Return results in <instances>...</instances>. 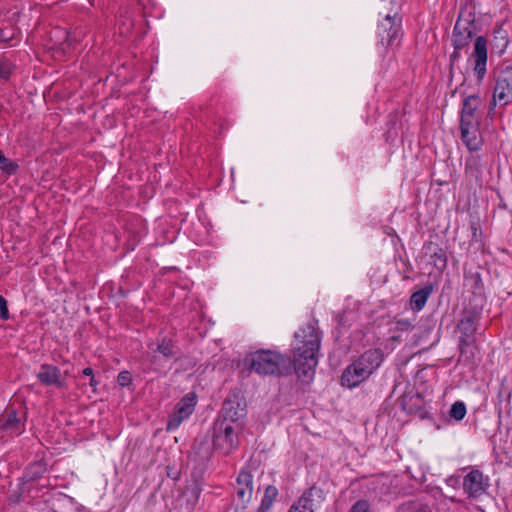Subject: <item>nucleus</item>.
I'll return each instance as SVG.
<instances>
[{"instance_id": "4c0bfd02", "label": "nucleus", "mask_w": 512, "mask_h": 512, "mask_svg": "<svg viewBox=\"0 0 512 512\" xmlns=\"http://www.w3.org/2000/svg\"><path fill=\"white\" fill-rule=\"evenodd\" d=\"M98 381H96V379L94 378V375L92 377H90V386L93 388V391H96V388H97V385H98Z\"/></svg>"}, {"instance_id": "cd10ccee", "label": "nucleus", "mask_w": 512, "mask_h": 512, "mask_svg": "<svg viewBox=\"0 0 512 512\" xmlns=\"http://www.w3.org/2000/svg\"><path fill=\"white\" fill-rule=\"evenodd\" d=\"M18 33L19 30L16 27H0V43L11 44V46H14L11 42L16 38Z\"/></svg>"}, {"instance_id": "e433bc0d", "label": "nucleus", "mask_w": 512, "mask_h": 512, "mask_svg": "<svg viewBox=\"0 0 512 512\" xmlns=\"http://www.w3.org/2000/svg\"><path fill=\"white\" fill-rule=\"evenodd\" d=\"M83 375L88 376V377H92L94 375L93 374V369L91 367H86L83 370Z\"/></svg>"}, {"instance_id": "ddd939ff", "label": "nucleus", "mask_w": 512, "mask_h": 512, "mask_svg": "<svg viewBox=\"0 0 512 512\" xmlns=\"http://www.w3.org/2000/svg\"><path fill=\"white\" fill-rule=\"evenodd\" d=\"M481 124H460L461 139L470 151H477L483 144L480 133Z\"/></svg>"}, {"instance_id": "39448f33", "label": "nucleus", "mask_w": 512, "mask_h": 512, "mask_svg": "<svg viewBox=\"0 0 512 512\" xmlns=\"http://www.w3.org/2000/svg\"><path fill=\"white\" fill-rule=\"evenodd\" d=\"M240 424L219 420L215 423L213 445L216 450L228 455L239 445Z\"/></svg>"}, {"instance_id": "1a4fd4ad", "label": "nucleus", "mask_w": 512, "mask_h": 512, "mask_svg": "<svg viewBox=\"0 0 512 512\" xmlns=\"http://www.w3.org/2000/svg\"><path fill=\"white\" fill-rule=\"evenodd\" d=\"M378 35L382 46L388 47L400 37V24L396 23V17L387 15L378 26Z\"/></svg>"}, {"instance_id": "f704fd0d", "label": "nucleus", "mask_w": 512, "mask_h": 512, "mask_svg": "<svg viewBox=\"0 0 512 512\" xmlns=\"http://www.w3.org/2000/svg\"><path fill=\"white\" fill-rule=\"evenodd\" d=\"M289 512H313L312 509H309L307 506L305 505H301L299 503V501H297L296 503H294L291 508L289 509Z\"/></svg>"}, {"instance_id": "b1692460", "label": "nucleus", "mask_w": 512, "mask_h": 512, "mask_svg": "<svg viewBox=\"0 0 512 512\" xmlns=\"http://www.w3.org/2000/svg\"><path fill=\"white\" fill-rule=\"evenodd\" d=\"M397 512H433L428 504L409 501L399 506Z\"/></svg>"}, {"instance_id": "f8f14e48", "label": "nucleus", "mask_w": 512, "mask_h": 512, "mask_svg": "<svg viewBox=\"0 0 512 512\" xmlns=\"http://www.w3.org/2000/svg\"><path fill=\"white\" fill-rule=\"evenodd\" d=\"M222 421L240 424L238 421L245 416V406L237 396L225 399L221 409Z\"/></svg>"}, {"instance_id": "f3484780", "label": "nucleus", "mask_w": 512, "mask_h": 512, "mask_svg": "<svg viewBox=\"0 0 512 512\" xmlns=\"http://www.w3.org/2000/svg\"><path fill=\"white\" fill-rule=\"evenodd\" d=\"M423 250L426 256H429L430 263L439 272H442L447 266L446 251L437 243L429 241L424 244Z\"/></svg>"}, {"instance_id": "a878e982", "label": "nucleus", "mask_w": 512, "mask_h": 512, "mask_svg": "<svg viewBox=\"0 0 512 512\" xmlns=\"http://www.w3.org/2000/svg\"><path fill=\"white\" fill-rule=\"evenodd\" d=\"M156 351L159 352L160 354H162L166 358H171L175 354L173 342L166 337H163L158 342Z\"/></svg>"}, {"instance_id": "6ab92c4d", "label": "nucleus", "mask_w": 512, "mask_h": 512, "mask_svg": "<svg viewBox=\"0 0 512 512\" xmlns=\"http://www.w3.org/2000/svg\"><path fill=\"white\" fill-rule=\"evenodd\" d=\"M301 505L307 506L309 509H314L324 501V491L322 488L313 485L298 499Z\"/></svg>"}, {"instance_id": "c9c22d12", "label": "nucleus", "mask_w": 512, "mask_h": 512, "mask_svg": "<svg viewBox=\"0 0 512 512\" xmlns=\"http://www.w3.org/2000/svg\"><path fill=\"white\" fill-rule=\"evenodd\" d=\"M460 51H461V49H457V50H456V49L454 48L453 53L450 55V59H449V61H450V66H451V67H453V66H454V64H455V62H456V61H458V60L460 59V57H461Z\"/></svg>"}, {"instance_id": "5701e85b", "label": "nucleus", "mask_w": 512, "mask_h": 512, "mask_svg": "<svg viewBox=\"0 0 512 512\" xmlns=\"http://www.w3.org/2000/svg\"><path fill=\"white\" fill-rule=\"evenodd\" d=\"M476 314L466 311L460 320L459 327L465 335L471 336L476 330L475 326Z\"/></svg>"}, {"instance_id": "f03ea898", "label": "nucleus", "mask_w": 512, "mask_h": 512, "mask_svg": "<svg viewBox=\"0 0 512 512\" xmlns=\"http://www.w3.org/2000/svg\"><path fill=\"white\" fill-rule=\"evenodd\" d=\"M509 38L507 32L496 25L493 29L490 39L485 36H477L473 43V50L468 58L476 82L481 84L487 75L488 65V46L490 45L491 54L501 56L507 49Z\"/></svg>"}, {"instance_id": "0eeeda50", "label": "nucleus", "mask_w": 512, "mask_h": 512, "mask_svg": "<svg viewBox=\"0 0 512 512\" xmlns=\"http://www.w3.org/2000/svg\"><path fill=\"white\" fill-rule=\"evenodd\" d=\"M197 400L193 392L187 393L176 405L167 422L166 430L173 431L194 412Z\"/></svg>"}, {"instance_id": "473e14b6", "label": "nucleus", "mask_w": 512, "mask_h": 512, "mask_svg": "<svg viewBox=\"0 0 512 512\" xmlns=\"http://www.w3.org/2000/svg\"><path fill=\"white\" fill-rule=\"evenodd\" d=\"M480 159L477 156H472L466 161V171L476 170L479 171Z\"/></svg>"}, {"instance_id": "c85d7f7f", "label": "nucleus", "mask_w": 512, "mask_h": 512, "mask_svg": "<svg viewBox=\"0 0 512 512\" xmlns=\"http://www.w3.org/2000/svg\"><path fill=\"white\" fill-rule=\"evenodd\" d=\"M414 322H415V318L414 319H407V318L396 319L394 322V324H395L394 329L397 332L409 331L414 328Z\"/></svg>"}, {"instance_id": "7ed1b4c3", "label": "nucleus", "mask_w": 512, "mask_h": 512, "mask_svg": "<svg viewBox=\"0 0 512 512\" xmlns=\"http://www.w3.org/2000/svg\"><path fill=\"white\" fill-rule=\"evenodd\" d=\"M245 365L259 375L287 376L292 373L291 359L274 350H258L248 354Z\"/></svg>"}, {"instance_id": "c756f323", "label": "nucleus", "mask_w": 512, "mask_h": 512, "mask_svg": "<svg viewBox=\"0 0 512 512\" xmlns=\"http://www.w3.org/2000/svg\"><path fill=\"white\" fill-rule=\"evenodd\" d=\"M18 168V165L6 158L0 150V169L7 174H13Z\"/></svg>"}, {"instance_id": "393cba45", "label": "nucleus", "mask_w": 512, "mask_h": 512, "mask_svg": "<svg viewBox=\"0 0 512 512\" xmlns=\"http://www.w3.org/2000/svg\"><path fill=\"white\" fill-rule=\"evenodd\" d=\"M16 66L6 57L0 58V80L8 81Z\"/></svg>"}, {"instance_id": "20e7f679", "label": "nucleus", "mask_w": 512, "mask_h": 512, "mask_svg": "<svg viewBox=\"0 0 512 512\" xmlns=\"http://www.w3.org/2000/svg\"><path fill=\"white\" fill-rule=\"evenodd\" d=\"M492 79L494 86L488 114L494 111L497 103L500 106H506L512 102V62L503 61L494 68Z\"/></svg>"}, {"instance_id": "7c9ffc66", "label": "nucleus", "mask_w": 512, "mask_h": 512, "mask_svg": "<svg viewBox=\"0 0 512 512\" xmlns=\"http://www.w3.org/2000/svg\"><path fill=\"white\" fill-rule=\"evenodd\" d=\"M132 382L131 374L128 371H122L117 376V383L122 386H128Z\"/></svg>"}, {"instance_id": "72a5a7b5", "label": "nucleus", "mask_w": 512, "mask_h": 512, "mask_svg": "<svg viewBox=\"0 0 512 512\" xmlns=\"http://www.w3.org/2000/svg\"><path fill=\"white\" fill-rule=\"evenodd\" d=\"M0 318L7 320L9 318V311L6 299L0 295Z\"/></svg>"}, {"instance_id": "6e6552de", "label": "nucleus", "mask_w": 512, "mask_h": 512, "mask_svg": "<svg viewBox=\"0 0 512 512\" xmlns=\"http://www.w3.org/2000/svg\"><path fill=\"white\" fill-rule=\"evenodd\" d=\"M488 486V478L479 469H472L463 479V490L470 498L481 496Z\"/></svg>"}, {"instance_id": "bb28decb", "label": "nucleus", "mask_w": 512, "mask_h": 512, "mask_svg": "<svg viewBox=\"0 0 512 512\" xmlns=\"http://www.w3.org/2000/svg\"><path fill=\"white\" fill-rule=\"evenodd\" d=\"M466 405L462 401H456L452 404L449 415L455 421H461L466 415Z\"/></svg>"}, {"instance_id": "f257e3e1", "label": "nucleus", "mask_w": 512, "mask_h": 512, "mask_svg": "<svg viewBox=\"0 0 512 512\" xmlns=\"http://www.w3.org/2000/svg\"><path fill=\"white\" fill-rule=\"evenodd\" d=\"M322 332L316 320H311L294 335L291 362L293 370L303 382H309L315 375Z\"/></svg>"}, {"instance_id": "dca6fc26", "label": "nucleus", "mask_w": 512, "mask_h": 512, "mask_svg": "<svg viewBox=\"0 0 512 512\" xmlns=\"http://www.w3.org/2000/svg\"><path fill=\"white\" fill-rule=\"evenodd\" d=\"M368 378L369 375L365 373V370L354 361L343 371L341 383L345 387L354 388Z\"/></svg>"}, {"instance_id": "9b49d317", "label": "nucleus", "mask_w": 512, "mask_h": 512, "mask_svg": "<svg viewBox=\"0 0 512 512\" xmlns=\"http://www.w3.org/2000/svg\"><path fill=\"white\" fill-rule=\"evenodd\" d=\"M39 382L46 386H55L64 388L66 386L65 377L62 376L60 369L52 364H42L36 374Z\"/></svg>"}, {"instance_id": "a211bd4d", "label": "nucleus", "mask_w": 512, "mask_h": 512, "mask_svg": "<svg viewBox=\"0 0 512 512\" xmlns=\"http://www.w3.org/2000/svg\"><path fill=\"white\" fill-rule=\"evenodd\" d=\"M383 353L380 349H370L364 352L355 362L365 370L369 376L380 366Z\"/></svg>"}, {"instance_id": "9d476101", "label": "nucleus", "mask_w": 512, "mask_h": 512, "mask_svg": "<svg viewBox=\"0 0 512 512\" xmlns=\"http://www.w3.org/2000/svg\"><path fill=\"white\" fill-rule=\"evenodd\" d=\"M480 105L481 99L478 95L467 96L463 100L460 124H481Z\"/></svg>"}, {"instance_id": "423d86ee", "label": "nucleus", "mask_w": 512, "mask_h": 512, "mask_svg": "<svg viewBox=\"0 0 512 512\" xmlns=\"http://www.w3.org/2000/svg\"><path fill=\"white\" fill-rule=\"evenodd\" d=\"M476 33L475 16L472 12L461 11L452 33L453 48L463 49L469 45Z\"/></svg>"}, {"instance_id": "aec40b11", "label": "nucleus", "mask_w": 512, "mask_h": 512, "mask_svg": "<svg viewBox=\"0 0 512 512\" xmlns=\"http://www.w3.org/2000/svg\"><path fill=\"white\" fill-rule=\"evenodd\" d=\"M433 290V285L428 284L420 290L413 292L409 301L411 309L416 312L421 311L425 307L427 300L433 293Z\"/></svg>"}, {"instance_id": "2f4dec72", "label": "nucleus", "mask_w": 512, "mask_h": 512, "mask_svg": "<svg viewBox=\"0 0 512 512\" xmlns=\"http://www.w3.org/2000/svg\"><path fill=\"white\" fill-rule=\"evenodd\" d=\"M369 503L366 500L357 501L349 512H368Z\"/></svg>"}, {"instance_id": "4be33fe9", "label": "nucleus", "mask_w": 512, "mask_h": 512, "mask_svg": "<svg viewBox=\"0 0 512 512\" xmlns=\"http://www.w3.org/2000/svg\"><path fill=\"white\" fill-rule=\"evenodd\" d=\"M278 496V489L273 486L269 485L265 488L264 496L262 498L261 504L259 506V512H266L268 511L273 502L276 500Z\"/></svg>"}, {"instance_id": "2eb2a0df", "label": "nucleus", "mask_w": 512, "mask_h": 512, "mask_svg": "<svg viewBox=\"0 0 512 512\" xmlns=\"http://www.w3.org/2000/svg\"><path fill=\"white\" fill-rule=\"evenodd\" d=\"M236 494L238 499L247 504L253 494V477L248 471H240L236 479Z\"/></svg>"}, {"instance_id": "412c9836", "label": "nucleus", "mask_w": 512, "mask_h": 512, "mask_svg": "<svg viewBox=\"0 0 512 512\" xmlns=\"http://www.w3.org/2000/svg\"><path fill=\"white\" fill-rule=\"evenodd\" d=\"M465 286H467L475 296H482L484 283L479 272H468L464 274Z\"/></svg>"}, {"instance_id": "4468645a", "label": "nucleus", "mask_w": 512, "mask_h": 512, "mask_svg": "<svg viewBox=\"0 0 512 512\" xmlns=\"http://www.w3.org/2000/svg\"><path fill=\"white\" fill-rule=\"evenodd\" d=\"M0 429L15 435L24 431L22 419L14 408H7L0 416Z\"/></svg>"}]
</instances>
